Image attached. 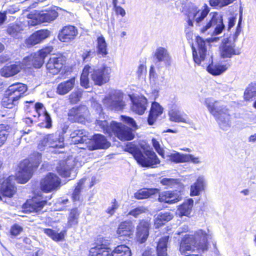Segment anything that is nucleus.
Masks as SVG:
<instances>
[{
  "instance_id": "1",
  "label": "nucleus",
  "mask_w": 256,
  "mask_h": 256,
  "mask_svg": "<svg viewBox=\"0 0 256 256\" xmlns=\"http://www.w3.org/2000/svg\"><path fill=\"white\" fill-rule=\"evenodd\" d=\"M210 8L204 4L202 8L194 6L190 8L188 14V23L192 26L194 22L201 26L200 31L204 36H208L206 40L212 42L216 36L222 32L224 28L222 16L218 12H210Z\"/></svg>"
},
{
  "instance_id": "2",
  "label": "nucleus",
  "mask_w": 256,
  "mask_h": 256,
  "mask_svg": "<svg viewBox=\"0 0 256 256\" xmlns=\"http://www.w3.org/2000/svg\"><path fill=\"white\" fill-rule=\"evenodd\" d=\"M196 46H192L194 62L198 64L206 67L208 72L214 76L220 75L228 68L226 64H212V56L208 52L205 42L200 36L196 37Z\"/></svg>"
},
{
  "instance_id": "3",
  "label": "nucleus",
  "mask_w": 256,
  "mask_h": 256,
  "mask_svg": "<svg viewBox=\"0 0 256 256\" xmlns=\"http://www.w3.org/2000/svg\"><path fill=\"white\" fill-rule=\"evenodd\" d=\"M98 111L100 112V118L96 121V126H99L104 132L108 133L110 136L114 134L120 140H130L134 138V134H132V130L126 126L116 122H112L110 126H108V122L105 120L104 115L102 114V108L101 106L98 104Z\"/></svg>"
},
{
  "instance_id": "4",
  "label": "nucleus",
  "mask_w": 256,
  "mask_h": 256,
  "mask_svg": "<svg viewBox=\"0 0 256 256\" xmlns=\"http://www.w3.org/2000/svg\"><path fill=\"white\" fill-rule=\"evenodd\" d=\"M110 68L102 66L96 68H92L87 65L83 69L80 76V84L85 88L89 87L88 74H91L92 80L96 85L102 86L108 82L111 73Z\"/></svg>"
},
{
  "instance_id": "5",
  "label": "nucleus",
  "mask_w": 256,
  "mask_h": 256,
  "mask_svg": "<svg viewBox=\"0 0 256 256\" xmlns=\"http://www.w3.org/2000/svg\"><path fill=\"white\" fill-rule=\"evenodd\" d=\"M205 104L209 112L216 118L220 128L226 130L231 124V116L228 109L224 102L212 98L206 99Z\"/></svg>"
},
{
  "instance_id": "6",
  "label": "nucleus",
  "mask_w": 256,
  "mask_h": 256,
  "mask_svg": "<svg viewBox=\"0 0 256 256\" xmlns=\"http://www.w3.org/2000/svg\"><path fill=\"white\" fill-rule=\"evenodd\" d=\"M208 235L206 232L202 230L196 231L194 235L188 236L182 241L180 250L184 254L188 251H194L200 250L204 251L208 249Z\"/></svg>"
},
{
  "instance_id": "7",
  "label": "nucleus",
  "mask_w": 256,
  "mask_h": 256,
  "mask_svg": "<svg viewBox=\"0 0 256 256\" xmlns=\"http://www.w3.org/2000/svg\"><path fill=\"white\" fill-rule=\"evenodd\" d=\"M126 150L132 154L137 162L142 166L155 168L160 164V160L152 150H144V154L147 158L131 143L127 144Z\"/></svg>"
},
{
  "instance_id": "8",
  "label": "nucleus",
  "mask_w": 256,
  "mask_h": 256,
  "mask_svg": "<svg viewBox=\"0 0 256 256\" xmlns=\"http://www.w3.org/2000/svg\"><path fill=\"white\" fill-rule=\"evenodd\" d=\"M28 87L22 83H16L10 86L5 92V96L2 100V105L8 108L16 106L18 100L27 91Z\"/></svg>"
},
{
  "instance_id": "9",
  "label": "nucleus",
  "mask_w": 256,
  "mask_h": 256,
  "mask_svg": "<svg viewBox=\"0 0 256 256\" xmlns=\"http://www.w3.org/2000/svg\"><path fill=\"white\" fill-rule=\"evenodd\" d=\"M58 16L57 12L52 8L41 10H34L26 14L29 26H36L43 23H50Z\"/></svg>"
},
{
  "instance_id": "10",
  "label": "nucleus",
  "mask_w": 256,
  "mask_h": 256,
  "mask_svg": "<svg viewBox=\"0 0 256 256\" xmlns=\"http://www.w3.org/2000/svg\"><path fill=\"white\" fill-rule=\"evenodd\" d=\"M241 21L242 16H240L238 26L233 36L224 40L222 45L220 47V52L222 58H230L234 55H238L240 54V51L235 48V42L240 32Z\"/></svg>"
},
{
  "instance_id": "11",
  "label": "nucleus",
  "mask_w": 256,
  "mask_h": 256,
  "mask_svg": "<svg viewBox=\"0 0 256 256\" xmlns=\"http://www.w3.org/2000/svg\"><path fill=\"white\" fill-rule=\"evenodd\" d=\"M41 154H36L35 162H30L29 160H25L20 164V170L16 174V179L18 182L26 183L32 177L34 168L38 166L41 160Z\"/></svg>"
},
{
  "instance_id": "12",
  "label": "nucleus",
  "mask_w": 256,
  "mask_h": 256,
  "mask_svg": "<svg viewBox=\"0 0 256 256\" xmlns=\"http://www.w3.org/2000/svg\"><path fill=\"white\" fill-rule=\"evenodd\" d=\"M52 46L45 47L24 58L22 60V65L26 68L34 67L39 68L43 65L45 58L52 52Z\"/></svg>"
},
{
  "instance_id": "13",
  "label": "nucleus",
  "mask_w": 256,
  "mask_h": 256,
  "mask_svg": "<svg viewBox=\"0 0 256 256\" xmlns=\"http://www.w3.org/2000/svg\"><path fill=\"white\" fill-rule=\"evenodd\" d=\"M66 58L61 54L52 55L46 63L47 74L56 75L65 71Z\"/></svg>"
},
{
  "instance_id": "14",
  "label": "nucleus",
  "mask_w": 256,
  "mask_h": 256,
  "mask_svg": "<svg viewBox=\"0 0 256 256\" xmlns=\"http://www.w3.org/2000/svg\"><path fill=\"white\" fill-rule=\"evenodd\" d=\"M124 94L118 90H112L108 96L103 100L106 106L112 110H121L126 106V103L123 100Z\"/></svg>"
},
{
  "instance_id": "15",
  "label": "nucleus",
  "mask_w": 256,
  "mask_h": 256,
  "mask_svg": "<svg viewBox=\"0 0 256 256\" xmlns=\"http://www.w3.org/2000/svg\"><path fill=\"white\" fill-rule=\"evenodd\" d=\"M64 146V137L58 133L46 135L38 144V148L40 150L48 148H63Z\"/></svg>"
},
{
  "instance_id": "16",
  "label": "nucleus",
  "mask_w": 256,
  "mask_h": 256,
  "mask_svg": "<svg viewBox=\"0 0 256 256\" xmlns=\"http://www.w3.org/2000/svg\"><path fill=\"white\" fill-rule=\"evenodd\" d=\"M15 177L10 176L8 178L0 180V201L2 198H12L16 192V188L14 186V181Z\"/></svg>"
},
{
  "instance_id": "17",
  "label": "nucleus",
  "mask_w": 256,
  "mask_h": 256,
  "mask_svg": "<svg viewBox=\"0 0 256 256\" xmlns=\"http://www.w3.org/2000/svg\"><path fill=\"white\" fill-rule=\"evenodd\" d=\"M60 180L55 174L50 173L40 182V188L45 192H50L57 190L60 186Z\"/></svg>"
},
{
  "instance_id": "18",
  "label": "nucleus",
  "mask_w": 256,
  "mask_h": 256,
  "mask_svg": "<svg viewBox=\"0 0 256 256\" xmlns=\"http://www.w3.org/2000/svg\"><path fill=\"white\" fill-rule=\"evenodd\" d=\"M88 115L89 111L85 106L73 108L68 112L69 119L78 122H84Z\"/></svg>"
},
{
  "instance_id": "19",
  "label": "nucleus",
  "mask_w": 256,
  "mask_h": 256,
  "mask_svg": "<svg viewBox=\"0 0 256 256\" xmlns=\"http://www.w3.org/2000/svg\"><path fill=\"white\" fill-rule=\"evenodd\" d=\"M168 160L175 163L192 162L194 164L201 162L200 158L192 154H182L176 151L168 154Z\"/></svg>"
},
{
  "instance_id": "20",
  "label": "nucleus",
  "mask_w": 256,
  "mask_h": 256,
  "mask_svg": "<svg viewBox=\"0 0 256 256\" xmlns=\"http://www.w3.org/2000/svg\"><path fill=\"white\" fill-rule=\"evenodd\" d=\"M150 227V220H142L139 221L136 228V239L140 244L144 243L149 236Z\"/></svg>"
},
{
  "instance_id": "21",
  "label": "nucleus",
  "mask_w": 256,
  "mask_h": 256,
  "mask_svg": "<svg viewBox=\"0 0 256 256\" xmlns=\"http://www.w3.org/2000/svg\"><path fill=\"white\" fill-rule=\"evenodd\" d=\"M78 34L77 28L72 26L64 27L59 33L58 38L60 41L64 42H70L74 40Z\"/></svg>"
},
{
  "instance_id": "22",
  "label": "nucleus",
  "mask_w": 256,
  "mask_h": 256,
  "mask_svg": "<svg viewBox=\"0 0 256 256\" xmlns=\"http://www.w3.org/2000/svg\"><path fill=\"white\" fill-rule=\"evenodd\" d=\"M50 32L47 30H38L33 33L29 38L26 39L25 44L28 47H32L41 42L43 40L48 38Z\"/></svg>"
},
{
  "instance_id": "23",
  "label": "nucleus",
  "mask_w": 256,
  "mask_h": 256,
  "mask_svg": "<svg viewBox=\"0 0 256 256\" xmlns=\"http://www.w3.org/2000/svg\"><path fill=\"white\" fill-rule=\"evenodd\" d=\"M134 232V226L130 221L122 222L116 230L118 238H131Z\"/></svg>"
},
{
  "instance_id": "24",
  "label": "nucleus",
  "mask_w": 256,
  "mask_h": 256,
  "mask_svg": "<svg viewBox=\"0 0 256 256\" xmlns=\"http://www.w3.org/2000/svg\"><path fill=\"white\" fill-rule=\"evenodd\" d=\"M132 102V110L136 114H142L146 109L148 100L144 96L132 97L130 96Z\"/></svg>"
},
{
  "instance_id": "25",
  "label": "nucleus",
  "mask_w": 256,
  "mask_h": 256,
  "mask_svg": "<svg viewBox=\"0 0 256 256\" xmlns=\"http://www.w3.org/2000/svg\"><path fill=\"white\" fill-rule=\"evenodd\" d=\"M182 200L180 192V191H166L160 194L158 201L168 204L176 203Z\"/></svg>"
},
{
  "instance_id": "26",
  "label": "nucleus",
  "mask_w": 256,
  "mask_h": 256,
  "mask_svg": "<svg viewBox=\"0 0 256 256\" xmlns=\"http://www.w3.org/2000/svg\"><path fill=\"white\" fill-rule=\"evenodd\" d=\"M170 120L176 122H184L190 124L191 121L186 114L182 113L174 106L168 112Z\"/></svg>"
},
{
  "instance_id": "27",
  "label": "nucleus",
  "mask_w": 256,
  "mask_h": 256,
  "mask_svg": "<svg viewBox=\"0 0 256 256\" xmlns=\"http://www.w3.org/2000/svg\"><path fill=\"white\" fill-rule=\"evenodd\" d=\"M74 166V160L72 158H69L66 162H60L57 168V170L61 176L70 178Z\"/></svg>"
},
{
  "instance_id": "28",
  "label": "nucleus",
  "mask_w": 256,
  "mask_h": 256,
  "mask_svg": "<svg viewBox=\"0 0 256 256\" xmlns=\"http://www.w3.org/2000/svg\"><path fill=\"white\" fill-rule=\"evenodd\" d=\"M206 186V180L204 176H200L196 182L194 183L190 188V196H198L200 192L204 190Z\"/></svg>"
},
{
  "instance_id": "29",
  "label": "nucleus",
  "mask_w": 256,
  "mask_h": 256,
  "mask_svg": "<svg viewBox=\"0 0 256 256\" xmlns=\"http://www.w3.org/2000/svg\"><path fill=\"white\" fill-rule=\"evenodd\" d=\"M46 204V202L42 200L40 197H34L31 200L27 201L26 206L30 212H38Z\"/></svg>"
},
{
  "instance_id": "30",
  "label": "nucleus",
  "mask_w": 256,
  "mask_h": 256,
  "mask_svg": "<svg viewBox=\"0 0 256 256\" xmlns=\"http://www.w3.org/2000/svg\"><path fill=\"white\" fill-rule=\"evenodd\" d=\"M71 142L76 144L79 143H84L88 138V132L82 129H76L74 130L70 134Z\"/></svg>"
},
{
  "instance_id": "31",
  "label": "nucleus",
  "mask_w": 256,
  "mask_h": 256,
  "mask_svg": "<svg viewBox=\"0 0 256 256\" xmlns=\"http://www.w3.org/2000/svg\"><path fill=\"white\" fill-rule=\"evenodd\" d=\"M154 55L158 62H164L166 66L170 65L171 56L166 48L161 46L158 48Z\"/></svg>"
},
{
  "instance_id": "32",
  "label": "nucleus",
  "mask_w": 256,
  "mask_h": 256,
  "mask_svg": "<svg viewBox=\"0 0 256 256\" xmlns=\"http://www.w3.org/2000/svg\"><path fill=\"white\" fill-rule=\"evenodd\" d=\"M22 66L19 63H16L4 66L0 70V74L2 76L8 78L18 74L22 69Z\"/></svg>"
},
{
  "instance_id": "33",
  "label": "nucleus",
  "mask_w": 256,
  "mask_h": 256,
  "mask_svg": "<svg viewBox=\"0 0 256 256\" xmlns=\"http://www.w3.org/2000/svg\"><path fill=\"white\" fill-rule=\"evenodd\" d=\"M194 206V200L188 198L180 205L177 210V214L180 216H189Z\"/></svg>"
},
{
  "instance_id": "34",
  "label": "nucleus",
  "mask_w": 256,
  "mask_h": 256,
  "mask_svg": "<svg viewBox=\"0 0 256 256\" xmlns=\"http://www.w3.org/2000/svg\"><path fill=\"white\" fill-rule=\"evenodd\" d=\"M163 110L162 107L158 103L156 102H152L148 119V124L150 125L153 124L158 117L162 114Z\"/></svg>"
},
{
  "instance_id": "35",
  "label": "nucleus",
  "mask_w": 256,
  "mask_h": 256,
  "mask_svg": "<svg viewBox=\"0 0 256 256\" xmlns=\"http://www.w3.org/2000/svg\"><path fill=\"white\" fill-rule=\"evenodd\" d=\"M76 79L72 78L60 82L57 86L56 92L60 95H64L70 92L74 86Z\"/></svg>"
},
{
  "instance_id": "36",
  "label": "nucleus",
  "mask_w": 256,
  "mask_h": 256,
  "mask_svg": "<svg viewBox=\"0 0 256 256\" xmlns=\"http://www.w3.org/2000/svg\"><path fill=\"white\" fill-rule=\"evenodd\" d=\"M111 249L106 244L98 245L90 249L88 256H110Z\"/></svg>"
},
{
  "instance_id": "37",
  "label": "nucleus",
  "mask_w": 256,
  "mask_h": 256,
  "mask_svg": "<svg viewBox=\"0 0 256 256\" xmlns=\"http://www.w3.org/2000/svg\"><path fill=\"white\" fill-rule=\"evenodd\" d=\"M94 145L93 149L107 148L110 146V143L108 142L105 137L101 134H96L90 140Z\"/></svg>"
},
{
  "instance_id": "38",
  "label": "nucleus",
  "mask_w": 256,
  "mask_h": 256,
  "mask_svg": "<svg viewBox=\"0 0 256 256\" xmlns=\"http://www.w3.org/2000/svg\"><path fill=\"white\" fill-rule=\"evenodd\" d=\"M172 218L173 215L170 212H160L154 218V226L156 228H158Z\"/></svg>"
},
{
  "instance_id": "39",
  "label": "nucleus",
  "mask_w": 256,
  "mask_h": 256,
  "mask_svg": "<svg viewBox=\"0 0 256 256\" xmlns=\"http://www.w3.org/2000/svg\"><path fill=\"white\" fill-rule=\"evenodd\" d=\"M96 52L98 54L105 57L108 54L107 44L105 38L102 36H99L96 40Z\"/></svg>"
},
{
  "instance_id": "40",
  "label": "nucleus",
  "mask_w": 256,
  "mask_h": 256,
  "mask_svg": "<svg viewBox=\"0 0 256 256\" xmlns=\"http://www.w3.org/2000/svg\"><path fill=\"white\" fill-rule=\"evenodd\" d=\"M168 238V236H166L159 240L156 248L158 256H167V244Z\"/></svg>"
},
{
  "instance_id": "41",
  "label": "nucleus",
  "mask_w": 256,
  "mask_h": 256,
  "mask_svg": "<svg viewBox=\"0 0 256 256\" xmlns=\"http://www.w3.org/2000/svg\"><path fill=\"white\" fill-rule=\"evenodd\" d=\"M158 188H143L139 190L134 194V197L137 199L146 198L158 192Z\"/></svg>"
},
{
  "instance_id": "42",
  "label": "nucleus",
  "mask_w": 256,
  "mask_h": 256,
  "mask_svg": "<svg viewBox=\"0 0 256 256\" xmlns=\"http://www.w3.org/2000/svg\"><path fill=\"white\" fill-rule=\"evenodd\" d=\"M110 256H131L130 248L126 245L117 246L114 250H111Z\"/></svg>"
},
{
  "instance_id": "43",
  "label": "nucleus",
  "mask_w": 256,
  "mask_h": 256,
  "mask_svg": "<svg viewBox=\"0 0 256 256\" xmlns=\"http://www.w3.org/2000/svg\"><path fill=\"white\" fill-rule=\"evenodd\" d=\"M80 212L77 208H73L70 210L68 218V224L72 226L78 224Z\"/></svg>"
},
{
  "instance_id": "44",
  "label": "nucleus",
  "mask_w": 256,
  "mask_h": 256,
  "mask_svg": "<svg viewBox=\"0 0 256 256\" xmlns=\"http://www.w3.org/2000/svg\"><path fill=\"white\" fill-rule=\"evenodd\" d=\"M43 231L46 234L55 241L62 240L64 237V232L57 233L50 228H44Z\"/></svg>"
},
{
  "instance_id": "45",
  "label": "nucleus",
  "mask_w": 256,
  "mask_h": 256,
  "mask_svg": "<svg viewBox=\"0 0 256 256\" xmlns=\"http://www.w3.org/2000/svg\"><path fill=\"white\" fill-rule=\"evenodd\" d=\"M160 183L164 186H168L171 188L178 187L183 188L182 185L178 179L164 178L160 180Z\"/></svg>"
},
{
  "instance_id": "46",
  "label": "nucleus",
  "mask_w": 256,
  "mask_h": 256,
  "mask_svg": "<svg viewBox=\"0 0 256 256\" xmlns=\"http://www.w3.org/2000/svg\"><path fill=\"white\" fill-rule=\"evenodd\" d=\"M256 96V84H251L246 88L244 93V98L250 100Z\"/></svg>"
},
{
  "instance_id": "47",
  "label": "nucleus",
  "mask_w": 256,
  "mask_h": 256,
  "mask_svg": "<svg viewBox=\"0 0 256 256\" xmlns=\"http://www.w3.org/2000/svg\"><path fill=\"white\" fill-rule=\"evenodd\" d=\"M24 30V26L22 24H10L7 29L8 33L13 37L16 36L18 34Z\"/></svg>"
},
{
  "instance_id": "48",
  "label": "nucleus",
  "mask_w": 256,
  "mask_h": 256,
  "mask_svg": "<svg viewBox=\"0 0 256 256\" xmlns=\"http://www.w3.org/2000/svg\"><path fill=\"white\" fill-rule=\"evenodd\" d=\"M235 0H209L210 5L214 8H222L232 3Z\"/></svg>"
},
{
  "instance_id": "49",
  "label": "nucleus",
  "mask_w": 256,
  "mask_h": 256,
  "mask_svg": "<svg viewBox=\"0 0 256 256\" xmlns=\"http://www.w3.org/2000/svg\"><path fill=\"white\" fill-rule=\"evenodd\" d=\"M86 180V178H82L80 180L78 183V185L76 187L74 191V192L72 194V198L74 201H76L79 200L80 190L82 188V185Z\"/></svg>"
},
{
  "instance_id": "50",
  "label": "nucleus",
  "mask_w": 256,
  "mask_h": 256,
  "mask_svg": "<svg viewBox=\"0 0 256 256\" xmlns=\"http://www.w3.org/2000/svg\"><path fill=\"white\" fill-rule=\"evenodd\" d=\"M82 96V92L80 90H77L71 93L69 96L70 102L71 104H76L78 102Z\"/></svg>"
},
{
  "instance_id": "51",
  "label": "nucleus",
  "mask_w": 256,
  "mask_h": 256,
  "mask_svg": "<svg viewBox=\"0 0 256 256\" xmlns=\"http://www.w3.org/2000/svg\"><path fill=\"white\" fill-rule=\"evenodd\" d=\"M8 136V132L4 124L0 125V147L6 142Z\"/></svg>"
},
{
  "instance_id": "52",
  "label": "nucleus",
  "mask_w": 256,
  "mask_h": 256,
  "mask_svg": "<svg viewBox=\"0 0 256 256\" xmlns=\"http://www.w3.org/2000/svg\"><path fill=\"white\" fill-rule=\"evenodd\" d=\"M147 209L144 206H140L130 210L128 215L132 216L135 218L138 217L140 214L144 213Z\"/></svg>"
},
{
  "instance_id": "53",
  "label": "nucleus",
  "mask_w": 256,
  "mask_h": 256,
  "mask_svg": "<svg viewBox=\"0 0 256 256\" xmlns=\"http://www.w3.org/2000/svg\"><path fill=\"white\" fill-rule=\"evenodd\" d=\"M152 144L155 150L157 152L162 156H164V150L162 148H161L160 145L158 141L156 138H152Z\"/></svg>"
},
{
  "instance_id": "54",
  "label": "nucleus",
  "mask_w": 256,
  "mask_h": 256,
  "mask_svg": "<svg viewBox=\"0 0 256 256\" xmlns=\"http://www.w3.org/2000/svg\"><path fill=\"white\" fill-rule=\"evenodd\" d=\"M121 120L125 123L127 124H129L132 128L134 129L137 128V125L136 123V122L134 120L133 118L128 116H122Z\"/></svg>"
},
{
  "instance_id": "55",
  "label": "nucleus",
  "mask_w": 256,
  "mask_h": 256,
  "mask_svg": "<svg viewBox=\"0 0 256 256\" xmlns=\"http://www.w3.org/2000/svg\"><path fill=\"white\" fill-rule=\"evenodd\" d=\"M23 231V228L18 224H14L10 228V234L12 236H16L19 235Z\"/></svg>"
},
{
  "instance_id": "56",
  "label": "nucleus",
  "mask_w": 256,
  "mask_h": 256,
  "mask_svg": "<svg viewBox=\"0 0 256 256\" xmlns=\"http://www.w3.org/2000/svg\"><path fill=\"white\" fill-rule=\"evenodd\" d=\"M146 66L144 64H140L137 70L136 71V74L138 75V76L140 78H142L146 74Z\"/></svg>"
},
{
  "instance_id": "57",
  "label": "nucleus",
  "mask_w": 256,
  "mask_h": 256,
  "mask_svg": "<svg viewBox=\"0 0 256 256\" xmlns=\"http://www.w3.org/2000/svg\"><path fill=\"white\" fill-rule=\"evenodd\" d=\"M118 208V204L114 200V201L112 203V204L107 208L106 212L108 214H110V216H112L114 214Z\"/></svg>"
},
{
  "instance_id": "58",
  "label": "nucleus",
  "mask_w": 256,
  "mask_h": 256,
  "mask_svg": "<svg viewBox=\"0 0 256 256\" xmlns=\"http://www.w3.org/2000/svg\"><path fill=\"white\" fill-rule=\"evenodd\" d=\"M44 114L45 120L46 122V127L49 128L52 126V120L50 116L46 110L44 111Z\"/></svg>"
},
{
  "instance_id": "59",
  "label": "nucleus",
  "mask_w": 256,
  "mask_h": 256,
  "mask_svg": "<svg viewBox=\"0 0 256 256\" xmlns=\"http://www.w3.org/2000/svg\"><path fill=\"white\" fill-rule=\"evenodd\" d=\"M116 12L118 14H120L122 17L126 15L125 10L120 6H116Z\"/></svg>"
},
{
  "instance_id": "60",
  "label": "nucleus",
  "mask_w": 256,
  "mask_h": 256,
  "mask_svg": "<svg viewBox=\"0 0 256 256\" xmlns=\"http://www.w3.org/2000/svg\"><path fill=\"white\" fill-rule=\"evenodd\" d=\"M236 22V18L234 16H231L228 18V29H230L234 24Z\"/></svg>"
},
{
  "instance_id": "61",
  "label": "nucleus",
  "mask_w": 256,
  "mask_h": 256,
  "mask_svg": "<svg viewBox=\"0 0 256 256\" xmlns=\"http://www.w3.org/2000/svg\"><path fill=\"white\" fill-rule=\"evenodd\" d=\"M44 106L41 103H36L34 106L35 110L40 115V111L42 110Z\"/></svg>"
},
{
  "instance_id": "62",
  "label": "nucleus",
  "mask_w": 256,
  "mask_h": 256,
  "mask_svg": "<svg viewBox=\"0 0 256 256\" xmlns=\"http://www.w3.org/2000/svg\"><path fill=\"white\" fill-rule=\"evenodd\" d=\"M91 52L90 50H86L82 54V58L84 60H85L87 58H88L90 55Z\"/></svg>"
},
{
  "instance_id": "63",
  "label": "nucleus",
  "mask_w": 256,
  "mask_h": 256,
  "mask_svg": "<svg viewBox=\"0 0 256 256\" xmlns=\"http://www.w3.org/2000/svg\"><path fill=\"white\" fill-rule=\"evenodd\" d=\"M6 20V14L4 12H0V25L2 24Z\"/></svg>"
},
{
  "instance_id": "64",
  "label": "nucleus",
  "mask_w": 256,
  "mask_h": 256,
  "mask_svg": "<svg viewBox=\"0 0 256 256\" xmlns=\"http://www.w3.org/2000/svg\"><path fill=\"white\" fill-rule=\"evenodd\" d=\"M248 140L250 142H256V134L250 136Z\"/></svg>"
}]
</instances>
